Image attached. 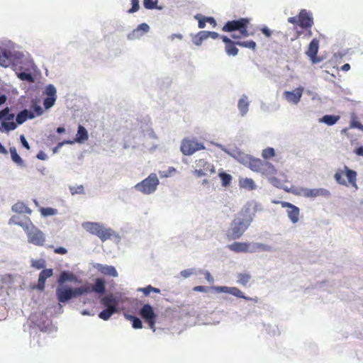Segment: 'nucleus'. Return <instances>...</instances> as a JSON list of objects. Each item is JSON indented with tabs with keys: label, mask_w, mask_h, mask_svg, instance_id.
Segmentation results:
<instances>
[{
	"label": "nucleus",
	"mask_w": 363,
	"mask_h": 363,
	"mask_svg": "<svg viewBox=\"0 0 363 363\" xmlns=\"http://www.w3.org/2000/svg\"><path fill=\"white\" fill-rule=\"evenodd\" d=\"M256 212L255 206L247 203L231 223V235L233 239L240 238L252 222Z\"/></svg>",
	"instance_id": "1"
},
{
	"label": "nucleus",
	"mask_w": 363,
	"mask_h": 363,
	"mask_svg": "<svg viewBox=\"0 0 363 363\" xmlns=\"http://www.w3.org/2000/svg\"><path fill=\"white\" fill-rule=\"evenodd\" d=\"M14 117V114L10 113V109L8 107L0 111V122H1L0 130L6 132L13 130L16 128L17 125L23 123L28 118H34L35 114L33 111L24 109L17 114L16 122L13 121Z\"/></svg>",
	"instance_id": "2"
},
{
	"label": "nucleus",
	"mask_w": 363,
	"mask_h": 363,
	"mask_svg": "<svg viewBox=\"0 0 363 363\" xmlns=\"http://www.w3.org/2000/svg\"><path fill=\"white\" fill-rule=\"evenodd\" d=\"M357 174L354 170L349 169L346 165L343 169H338L334 174V179L336 182L340 185L348 186L349 184L354 188L358 189L357 184Z\"/></svg>",
	"instance_id": "3"
},
{
	"label": "nucleus",
	"mask_w": 363,
	"mask_h": 363,
	"mask_svg": "<svg viewBox=\"0 0 363 363\" xmlns=\"http://www.w3.org/2000/svg\"><path fill=\"white\" fill-rule=\"evenodd\" d=\"M100 303L106 307V309L99 313V317L104 320H108L113 313L117 312L118 301L112 294H110L102 297Z\"/></svg>",
	"instance_id": "4"
},
{
	"label": "nucleus",
	"mask_w": 363,
	"mask_h": 363,
	"mask_svg": "<svg viewBox=\"0 0 363 363\" xmlns=\"http://www.w3.org/2000/svg\"><path fill=\"white\" fill-rule=\"evenodd\" d=\"M89 291L87 287H77L72 289L70 287H57L56 289V296L60 303H65L72 298L86 294Z\"/></svg>",
	"instance_id": "5"
},
{
	"label": "nucleus",
	"mask_w": 363,
	"mask_h": 363,
	"mask_svg": "<svg viewBox=\"0 0 363 363\" xmlns=\"http://www.w3.org/2000/svg\"><path fill=\"white\" fill-rule=\"evenodd\" d=\"M288 22L292 24H297L301 28L309 30V35H311V28L314 24L312 13L306 9H301L297 16L289 17Z\"/></svg>",
	"instance_id": "6"
},
{
	"label": "nucleus",
	"mask_w": 363,
	"mask_h": 363,
	"mask_svg": "<svg viewBox=\"0 0 363 363\" xmlns=\"http://www.w3.org/2000/svg\"><path fill=\"white\" fill-rule=\"evenodd\" d=\"M250 23V19L247 18H241L238 20L228 21V32L238 30L240 33L239 36L232 35L233 38H240L242 37H248L250 34L247 31V26Z\"/></svg>",
	"instance_id": "7"
},
{
	"label": "nucleus",
	"mask_w": 363,
	"mask_h": 363,
	"mask_svg": "<svg viewBox=\"0 0 363 363\" xmlns=\"http://www.w3.org/2000/svg\"><path fill=\"white\" fill-rule=\"evenodd\" d=\"M158 184L159 179L157 175L150 174L146 179L137 184L135 187L143 194H150L156 190Z\"/></svg>",
	"instance_id": "8"
},
{
	"label": "nucleus",
	"mask_w": 363,
	"mask_h": 363,
	"mask_svg": "<svg viewBox=\"0 0 363 363\" xmlns=\"http://www.w3.org/2000/svg\"><path fill=\"white\" fill-rule=\"evenodd\" d=\"M84 228L91 234L99 237L102 241L110 239L112 233L110 229H106L97 223H86L84 225Z\"/></svg>",
	"instance_id": "9"
},
{
	"label": "nucleus",
	"mask_w": 363,
	"mask_h": 363,
	"mask_svg": "<svg viewBox=\"0 0 363 363\" xmlns=\"http://www.w3.org/2000/svg\"><path fill=\"white\" fill-rule=\"evenodd\" d=\"M28 240L37 246H43L45 242L44 233L31 223L30 226L28 227V230H25Z\"/></svg>",
	"instance_id": "10"
},
{
	"label": "nucleus",
	"mask_w": 363,
	"mask_h": 363,
	"mask_svg": "<svg viewBox=\"0 0 363 363\" xmlns=\"http://www.w3.org/2000/svg\"><path fill=\"white\" fill-rule=\"evenodd\" d=\"M205 149L204 145L201 143H199L196 140L184 138L181 143L180 150L184 155H191L195 152Z\"/></svg>",
	"instance_id": "11"
},
{
	"label": "nucleus",
	"mask_w": 363,
	"mask_h": 363,
	"mask_svg": "<svg viewBox=\"0 0 363 363\" xmlns=\"http://www.w3.org/2000/svg\"><path fill=\"white\" fill-rule=\"evenodd\" d=\"M140 315L147 323L149 328L155 331V323L157 315L155 313L153 308L150 304H145L140 310Z\"/></svg>",
	"instance_id": "12"
},
{
	"label": "nucleus",
	"mask_w": 363,
	"mask_h": 363,
	"mask_svg": "<svg viewBox=\"0 0 363 363\" xmlns=\"http://www.w3.org/2000/svg\"><path fill=\"white\" fill-rule=\"evenodd\" d=\"M215 172L213 166L204 159H199L195 161V169L194 174L197 177H201Z\"/></svg>",
	"instance_id": "13"
},
{
	"label": "nucleus",
	"mask_w": 363,
	"mask_h": 363,
	"mask_svg": "<svg viewBox=\"0 0 363 363\" xmlns=\"http://www.w3.org/2000/svg\"><path fill=\"white\" fill-rule=\"evenodd\" d=\"M262 245L260 244H253L252 245L247 242H235L228 245V248L235 252H254L257 249L262 248Z\"/></svg>",
	"instance_id": "14"
},
{
	"label": "nucleus",
	"mask_w": 363,
	"mask_h": 363,
	"mask_svg": "<svg viewBox=\"0 0 363 363\" xmlns=\"http://www.w3.org/2000/svg\"><path fill=\"white\" fill-rule=\"evenodd\" d=\"M275 203H279L282 208H286V212L289 218L293 223H296L299 220L300 210L295 205L287 201H274Z\"/></svg>",
	"instance_id": "15"
},
{
	"label": "nucleus",
	"mask_w": 363,
	"mask_h": 363,
	"mask_svg": "<svg viewBox=\"0 0 363 363\" xmlns=\"http://www.w3.org/2000/svg\"><path fill=\"white\" fill-rule=\"evenodd\" d=\"M249 167L252 171L257 172H263L267 167L272 169L273 172L275 171L274 167L269 162H263L257 158L249 159Z\"/></svg>",
	"instance_id": "16"
},
{
	"label": "nucleus",
	"mask_w": 363,
	"mask_h": 363,
	"mask_svg": "<svg viewBox=\"0 0 363 363\" xmlns=\"http://www.w3.org/2000/svg\"><path fill=\"white\" fill-rule=\"evenodd\" d=\"M45 94L47 97L43 101V105L45 109L50 108L57 99V91L52 84H49L45 88Z\"/></svg>",
	"instance_id": "17"
},
{
	"label": "nucleus",
	"mask_w": 363,
	"mask_h": 363,
	"mask_svg": "<svg viewBox=\"0 0 363 363\" xmlns=\"http://www.w3.org/2000/svg\"><path fill=\"white\" fill-rule=\"evenodd\" d=\"M303 194L307 198H315L318 196L329 197L330 196V192L328 189L323 188L304 189H303Z\"/></svg>",
	"instance_id": "18"
},
{
	"label": "nucleus",
	"mask_w": 363,
	"mask_h": 363,
	"mask_svg": "<svg viewBox=\"0 0 363 363\" xmlns=\"http://www.w3.org/2000/svg\"><path fill=\"white\" fill-rule=\"evenodd\" d=\"M303 92V88L302 86H299V87L296 88L294 91H284V96L288 102L293 103L294 104H297L301 100Z\"/></svg>",
	"instance_id": "19"
},
{
	"label": "nucleus",
	"mask_w": 363,
	"mask_h": 363,
	"mask_svg": "<svg viewBox=\"0 0 363 363\" xmlns=\"http://www.w3.org/2000/svg\"><path fill=\"white\" fill-rule=\"evenodd\" d=\"M319 48V41L316 38H313L309 45L308 48L306 51V55L310 58L313 63H317L320 62V60L317 57V53L318 52Z\"/></svg>",
	"instance_id": "20"
},
{
	"label": "nucleus",
	"mask_w": 363,
	"mask_h": 363,
	"mask_svg": "<svg viewBox=\"0 0 363 363\" xmlns=\"http://www.w3.org/2000/svg\"><path fill=\"white\" fill-rule=\"evenodd\" d=\"M82 287H87L89 291L86 294L94 292L98 294H104L106 291V281L101 278L96 279L93 285H85Z\"/></svg>",
	"instance_id": "21"
},
{
	"label": "nucleus",
	"mask_w": 363,
	"mask_h": 363,
	"mask_svg": "<svg viewBox=\"0 0 363 363\" xmlns=\"http://www.w3.org/2000/svg\"><path fill=\"white\" fill-rule=\"evenodd\" d=\"M31 220L29 217H22L20 216H13L9 221V224H14L21 226L24 231L28 230V227L31 225Z\"/></svg>",
	"instance_id": "22"
},
{
	"label": "nucleus",
	"mask_w": 363,
	"mask_h": 363,
	"mask_svg": "<svg viewBox=\"0 0 363 363\" xmlns=\"http://www.w3.org/2000/svg\"><path fill=\"white\" fill-rule=\"evenodd\" d=\"M53 275V269H45L40 272L39 274L38 284L36 288L40 291H43L45 289V284L46 279L48 278L51 277Z\"/></svg>",
	"instance_id": "23"
},
{
	"label": "nucleus",
	"mask_w": 363,
	"mask_h": 363,
	"mask_svg": "<svg viewBox=\"0 0 363 363\" xmlns=\"http://www.w3.org/2000/svg\"><path fill=\"white\" fill-rule=\"evenodd\" d=\"M94 267L101 274H102L104 275L110 276V277H118V272L113 266L104 265V264L98 263L94 265Z\"/></svg>",
	"instance_id": "24"
},
{
	"label": "nucleus",
	"mask_w": 363,
	"mask_h": 363,
	"mask_svg": "<svg viewBox=\"0 0 363 363\" xmlns=\"http://www.w3.org/2000/svg\"><path fill=\"white\" fill-rule=\"evenodd\" d=\"M12 211L16 213H27L30 215L32 213V210L28 208L26 203L22 201H18L11 208Z\"/></svg>",
	"instance_id": "25"
},
{
	"label": "nucleus",
	"mask_w": 363,
	"mask_h": 363,
	"mask_svg": "<svg viewBox=\"0 0 363 363\" xmlns=\"http://www.w3.org/2000/svg\"><path fill=\"white\" fill-rule=\"evenodd\" d=\"M12 58L9 52L4 50L0 52V65L2 67H7L11 65Z\"/></svg>",
	"instance_id": "26"
},
{
	"label": "nucleus",
	"mask_w": 363,
	"mask_h": 363,
	"mask_svg": "<svg viewBox=\"0 0 363 363\" xmlns=\"http://www.w3.org/2000/svg\"><path fill=\"white\" fill-rule=\"evenodd\" d=\"M88 138L89 135L86 129L84 126L79 125L78 127L75 141L81 143L85 140H87Z\"/></svg>",
	"instance_id": "27"
},
{
	"label": "nucleus",
	"mask_w": 363,
	"mask_h": 363,
	"mask_svg": "<svg viewBox=\"0 0 363 363\" xmlns=\"http://www.w3.org/2000/svg\"><path fill=\"white\" fill-rule=\"evenodd\" d=\"M239 185L241 188L247 190H253L256 188L253 179L250 178H240L239 179Z\"/></svg>",
	"instance_id": "28"
},
{
	"label": "nucleus",
	"mask_w": 363,
	"mask_h": 363,
	"mask_svg": "<svg viewBox=\"0 0 363 363\" xmlns=\"http://www.w3.org/2000/svg\"><path fill=\"white\" fill-rule=\"evenodd\" d=\"M150 30V26L145 23H143L140 24L136 29H135L130 34L128 35L129 39H134L138 36V33L142 30L143 33H147Z\"/></svg>",
	"instance_id": "29"
},
{
	"label": "nucleus",
	"mask_w": 363,
	"mask_h": 363,
	"mask_svg": "<svg viewBox=\"0 0 363 363\" xmlns=\"http://www.w3.org/2000/svg\"><path fill=\"white\" fill-rule=\"evenodd\" d=\"M228 294H230L236 297L242 298L245 300H251L257 302V298H252L244 296L243 293L236 287H228Z\"/></svg>",
	"instance_id": "30"
},
{
	"label": "nucleus",
	"mask_w": 363,
	"mask_h": 363,
	"mask_svg": "<svg viewBox=\"0 0 363 363\" xmlns=\"http://www.w3.org/2000/svg\"><path fill=\"white\" fill-rule=\"evenodd\" d=\"M238 106L242 116L245 115L248 111L249 107L247 97L244 96L242 98H241L238 101Z\"/></svg>",
	"instance_id": "31"
},
{
	"label": "nucleus",
	"mask_w": 363,
	"mask_h": 363,
	"mask_svg": "<svg viewBox=\"0 0 363 363\" xmlns=\"http://www.w3.org/2000/svg\"><path fill=\"white\" fill-rule=\"evenodd\" d=\"M340 119L339 116H335V115H325L323 116L320 121L323 122L328 125H333L335 124Z\"/></svg>",
	"instance_id": "32"
},
{
	"label": "nucleus",
	"mask_w": 363,
	"mask_h": 363,
	"mask_svg": "<svg viewBox=\"0 0 363 363\" xmlns=\"http://www.w3.org/2000/svg\"><path fill=\"white\" fill-rule=\"evenodd\" d=\"M74 278V277L72 273L64 271L60 274L57 282L62 284L67 281H72Z\"/></svg>",
	"instance_id": "33"
},
{
	"label": "nucleus",
	"mask_w": 363,
	"mask_h": 363,
	"mask_svg": "<svg viewBox=\"0 0 363 363\" xmlns=\"http://www.w3.org/2000/svg\"><path fill=\"white\" fill-rule=\"evenodd\" d=\"M125 318L128 320L132 321V325L133 328L140 329L143 328V323L140 318L132 315H125Z\"/></svg>",
	"instance_id": "34"
},
{
	"label": "nucleus",
	"mask_w": 363,
	"mask_h": 363,
	"mask_svg": "<svg viewBox=\"0 0 363 363\" xmlns=\"http://www.w3.org/2000/svg\"><path fill=\"white\" fill-rule=\"evenodd\" d=\"M158 0H143V6L146 9H162V6H157Z\"/></svg>",
	"instance_id": "35"
},
{
	"label": "nucleus",
	"mask_w": 363,
	"mask_h": 363,
	"mask_svg": "<svg viewBox=\"0 0 363 363\" xmlns=\"http://www.w3.org/2000/svg\"><path fill=\"white\" fill-rule=\"evenodd\" d=\"M10 153H11V159L15 163H16L19 165L23 164V161L21 159V157L18 155V154L17 153V151H16V149L15 147H10Z\"/></svg>",
	"instance_id": "36"
},
{
	"label": "nucleus",
	"mask_w": 363,
	"mask_h": 363,
	"mask_svg": "<svg viewBox=\"0 0 363 363\" xmlns=\"http://www.w3.org/2000/svg\"><path fill=\"white\" fill-rule=\"evenodd\" d=\"M30 108L33 111V113L35 114V117L36 116H40L43 113V110L41 106L38 104V101L35 100H32Z\"/></svg>",
	"instance_id": "37"
},
{
	"label": "nucleus",
	"mask_w": 363,
	"mask_h": 363,
	"mask_svg": "<svg viewBox=\"0 0 363 363\" xmlns=\"http://www.w3.org/2000/svg\"><path fill=\"white\" fill-rule=\"evenodd\" d=\"M236 44L239 46H241L243 48H247L252 50H255V49H256V43L253 40L238 41L236 43Z\"/></svg>",
	"instance_id": "38"
},
{
	"label": "nucleus",
	"mask_w": 363,
	"mask_h": 363,
	"mask_svg": "<svg viewBox=\"0 0 363 363\" xmlns=\"http://www.w3.org/2000/svg\"><path fill=\"white\" fill-rule=\"evenodd\" d=\"M250 279L251 276L248 274H239L238 275V282L242 286H245Z\"/></svg>",
	"instance_id": "39"
},
{
	"label": "nucleus",
	"mask_w": 363,
	"mask_h": 363,
	"mask_svg": "<svg viewBox=\"0 0 363 363\" xmlns=\"http://www.w3.org/2000/svg\"><path fill=\"white\" fill-rule=\"evenodd\" d=\"M40 211L43 216H54L57 213V210L52 208H40Z\"/></svg>",
	"instance_id": "40"
},
{
	"label": "nucleus",
	"mask_w": 363,
	"mask_h": 363,
	"mask_svg": "<svg viewBox=\"0 0 363 363\" xmlns=\"http://www.w3.org/2000/svg\"><path fill=\"white\" fill-rule=\"evenodd\" d=\"M138 291H143L145 296H149L151 292H155L157 294L160 292V290L159 289L155 288L151 285H148L147 286L144 288H140L138 289Z\"/></svg>",
	"instance_id": "41"
},
{
	"label": "nucleus",
	"mask_w": 363,
	"mask_h": 363,
	"mask_svg": "<svg viewBox=\"0 0 363 363\" xmlns=\"http://www.w3.org/2000/svg\"><path fill=\"white\" fill-rule=\"evenodd\" d=\"M274 155H275V152H274V148H272V147H267V148L263 150L262 153V156L264 159L271 158V157H274Z\"/></svg>",
	"instance_id": "42"
},
{
	"label": "nucleus",
	"mask_w": 363,
	"mask_h": 363,
	"mask_svg": "<svg viewBox=\"0 0 363 363\" xmlns=\"http://www.w3.org/2000/svg\"><path fill=\"white\" fill-rule=\"evenodd\" d=\"M31 266L37 269H43L45 266V261L43 259L33 260Z\"/></svg>",
	"instance_id": "43"
},
{
	"label": "nucleus",
	"mask_w": 363,
	"mask_h": 363,
	"mask_svg": "<svg viewBox=\"0 0 363 363\" xmlns=\"http://www.w3.org/2000/svg\"><path fill=\"white\" fill-rule=\"evenodd\" d=\"M238 49L235 47V43L228 39V55H236Z\"/></svg>",
	"instance_id": "44"
},
{
	"label": "nucleus",
	"mask_w": 363,
	"mask_h": 363,
	"mask_svg": "<svg viewBox=\"0 0 363 363\" xmlns=\"http://www.w3.org/2000/svg\"><path fill=\"white\" fill-rule=\"evenodd\" d=\"M18 77L20 79L23 81H28L29 82H33V78L30 73L21 72L18 74Z\"/></svg>",
	"instance_id": "45"
},
{
	"label": "nucleus",
	"mask_w": 363,
	"mask_h": 363,
	"mask_svg": "<svg viewBox=\"0 0 363 363\" xmlns=\"http://www.w3.org/2000/svg\"><path fill=\"white\" fill-rule=\"evenodd\" d=\"M69 190L72 195L82 194L84 193V186L82 185L70 186Z\"/></svg>",
	"instance_id": "46"
},
{
	"label": "nucleus",
	"mask_w": 363,
	"mask_h": 363,
	"mask_svg": "<svg viewBox=\"0 0 363 363\" xmlns=\"http://www.w3.org/2000/svg\"><path fill=\"white\" fill-rule=\"evenodd\" d=\"M131 8L128 11V13H132L137 12L140 9L139 0H131Z\"/></svg>",
	"instance_id": "47"
},
{
	"label": "nucleus",
	"mask_w": 363,
	"mask_h": 363,
	"mask_svg": "<svg viewBox=\"0 0 363 363\" xmlns=\"http://www.w3.org/2000/svg\"><path fill=\"white\" fill-rule=\"evenodd\" d=\"M196 274V272H194V270L193 269H184V270H182L180 272L181 277L184 278V279L188 278V277H189L190 276H191L192 274Z\"/></svg>",
	"instance_id": "48"
},
{
	"label": "nucleus",
	"mask_w": 363,
	"mask_h": 363,
	"mask_svg": "<svg viewBox=\"0 0 363 363\" xmlns=\"http://www.w3.org/2000/svg\"><path fill=\"white\" fill-rule=\"evenodd\" d=\"M210 288L204 286H196L193 288L194 291L208 292Z\"/></svg>",
	"instance_id": "49"
},
{
	"label": "nucleus",
	"mask_w": 363,
	"mask_h": 363,
	"mask_svg": "<svg viewBox=\"0 0 363 363\" xmlns=\"http://www.w3.org/2000/svg\"><path fill=\"white\" fill-rule=\"evenodd\" d=\"M261 32L267 37L270 38L272 35V30L267 26H264L260 28Z\"/></svg>",
	"instance_id": "50"
},
{
	"label": "nucleus",
	"mask_w": 363,
	"mask_h": 363,
	"mask_svg": "<svg viewBox=\"0 0 363 363\" xmlns=\"http://www.w3.org/2000/svg\"><path fill=\"white\" fill-rule=\"evenodd\" d=\"M54 252L60 255H65L67 254V250L63 247H58L54 249Z\"/></svg>",
	"instance_id": "51"
},
{
	"label": "nucleus",
	"mask_w": 363,
	"mask_h": 363,
	"mask_svg": "<svg viewBox=\"0 0 363 363\" xmlns=\"http://www.w3.org/2000/svg\"><path fill=\"white\" fill-rule=\"evenodd\" d=\"M196 18H197L199 20V28H203L206 26V17L199 18L198 16H196Z\"/></svg>",
	"instance_id": "52"
},
{
	"label": "nucleus",
	"mask_w": 363,
	"mask_h": 363,
	"mask_svg": "<svg viewBox=\"0 0 363 363\" xmlns=\"http://www.w3.org/2000/svg\"><path fill=\"white\" fill-rule=\"evenodd\" d=\"M20 140H21V142L22 143V145L26 147L27 150H30V145L28 143V141L26 140V138L24 137V135H21L20 136Z\"/></svg>",
	"instance_id": "53"
},
{
	"label": "nucleus",
	"mask_w": 363,
	"mask_h": 363,
	"mask_svg": "<svg viewBox=\"0 0 363 363\" xmlns=\"http://www.w3.org/2000/svg\"><path fill=\"white\" fill-rule=\"evenodd\" d=\"M203 274H204L205 279L207 280V281L208 283L212 284L213 282V278L209 272L206 271L203 272Z\"/></svg>",
	"instance_id": "54"
},
{
	"label": "nucleus",
	"mask_w": 363,
	"mask_h": 363,
	"mask_svg": "<svg viewBox=\"0 0 363 363\" xmlns=\"http://www.w3.org/2000/svg\"><path fill=\"white\" fill-rule=\"evenodd\" d=\"M220 177L222 180V184L223 186H227V173L226 172H221L219 174Z\"/></svg>",
	"instance_id": "55"
},
{
	"label": "nucleus",
	"mask_w": 363,
	"mask_h": 363,
	"mask_svg": "<svg viewBox=\"0 0 363 363\" xmlns=\"http://www.w3.org/2000/svg\"><path fill=\"white\" fill-rule=\"evenodd\" d=\"M198 35L202 40L207 39L209 37L208 31L205 30L199 32Z\"/></svg>",
	"instance_id": "56"
},
{
	"label": "nucleus",
	"mask_w": 363,
	"mask_h": 363,
	"mask_svg": "<svg viewBox=\"0 0 363 363\" xmlns=\"http://www.w3.org/2000/svg\"><path fill=\"white\" fill-rule=\"evenodd\" d=\"M228 155H232L233 157H235V158H238V160H244V157H245V155L244 153L241 152H238V155H236L235 154L233 153V152H230L228 151Z\"/></svg>",
	"instance_id": "57"
},
{
	"label": "nucleus",
	"mask_w": 363,
	"mask_h": 363,
	"mask_svg": "<svg viewBox=\"0 0 363 363\" xmlns=\"http://www.w3.org/2000/svg\"><path fill=\"white\" fill-rule=\"evenodd\" d=\"M211 289H213V291H215L217 293L226 292L227 291V286L212 287Z\"/></svg>",
	"instance_id": "58"
},
{
	"label": "nucleus",
	"mask_w": 363,
	"mask_h": 363,
	"mask_svg": "<svg viewBox=\"0 0 363 363\" xmlns=\"http://www.w3.org/2000/svg\"><path fill=\"white\" fill-rule=\"evenodd\" d=\"M352 127L357 128L359 130H363V125L359 122L352 121Z\"/></svg>",
	"instance_id": "59"
},
{
	"label": "nucleus",
	"mask_w": 363,
	"mask_h": 363,
	"mask_svg": "<svg viewBox=\"0 0 363 363\" xmlns=\"http://www.w3.org/2000/svg\"><path fill=\"white\" fill-rule=\"evenodd\" d=\"M202 41L203 40L201 39H200V38H199L198 34L193 38V42L196 45H201Z\"/></svg>",
	"instance_id": "60"
},
{
	"label": "nucleus",
	"mask_w": 363,
	"mask_h": 363,
	"mask_svg": "<svg viewBox=\"0 0 363 363\" xmlns=\"http://www.w3.org/2000/svg\"><path fill=\"white\" fill-rule=\"evenodd\" d=\"M37 158H38L39 160H45L48 158V157L45 153L40 151L38 153Z\"/></svg>",
	"instance_id": "61"
},
{
	"label": "nucleus",
	"mask_w": 363,
	"mask_h": 363,
	"mask_svg": "<svg viewBox=\"0 0 363 363\" xmlns=\"http://www.w3.org/2000/svg\"><path fill=\"white\" fill-rule=\"evenodd\" d=\"M206 23H209L211 25H212L213 27H215L216 26V22L213 17H206Z\"/></svg>",
	"instance_id": "62"
},
{
	"label": "nucleus",
	"mask_w": 363,
	"mask_h": 363,
	"mask_svg": "<svg viewBox=\"0 0 363 363\" xmlns=\"http://www.w3.org/2000/svg\"><path fill=\"white\" fill-rule=\"evenodd\" d=\"M354 153L359 156H363V146L359 147L355 149Z\"/></svg>",
	"instance_id": "63"
},
{
	"label": "nucleus",
	"mask_w": 363,
	"mask_h": 363,
	"mask_svg": "<svg viewBox=\"0 0 363 363\" xmlns=\"http://www.w3.org/2000/svg\"><path fill=\"white\" fill-rule=\"evenodd\" d=\"M208 35L209 37L216 39L218 37V34L216 32L213 31H208Z\"/></svg>",
	"instance_id": "64"
}]
</instances>
